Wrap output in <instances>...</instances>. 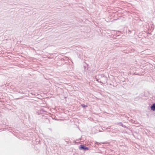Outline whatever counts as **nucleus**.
I'll use <instances>...</instances> for the list:
<instances>
[{"label": "nucleus", "mask_w": 155, "mask_h": 155, "mask_svg": "<svg viewBox=\"0 0 155 155\" xmlns=\"http://www.w3.org/2000/svg\"><path fill=\"white\" fill-rule=\"evenodd\" d=\"M81 106L83 107H87V106L86 105H85L84 104H82L81 105Z\"/></svg>", "instance_id": "7ed1b4c3"}, {"label": "nucleus", "mask_w": 155, "mask_h": 155, "mask_svg": "<svg viewBox=\"0 0 155 155\" xmlns=\"http://www.w3.org/2000/svg\"><path fill=\"white\" fill-rule=\"evenodd\" d=\"M79 149L81 150H88L89 148L87 147H85L83 145H81L80 146Z\"/></svg>", "instance_id": "f257e3e1"}, {"label": "nucleus", "mask_w": 155, "mask_h": 155, "mask_svg": "<svg viewBox=\"0 0 155 155\" xmlns=\"http://www.w3.org/2000/svg\"><path fill=\"white\" fill-rule=\"evenodd\" d=\"M151 109L153 110H155V103L151 106Z\"/></svg>", "instance_id": "f03ea898"}]
</instances>
